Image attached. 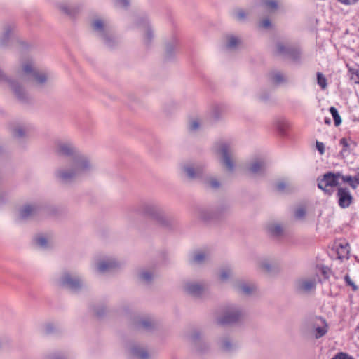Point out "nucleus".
Wrapping results in <instances>:
<instances>
[{
	"label": "nucleus",
	"mask_w": 359,
	"mask_h": 359,
	"mask_svg": "<svg viewBox=\"0 0 359 359\" xmlns=\"http://www.w3.org/2000/svg\"><path fill=\"white\" fill-rule=\"evenodd\" d=\"M331 359H355V358L346 353L339 352V353H337Z\"/></svg>",
	"instance_id": "nucleus-49"
},
{
	"label": "nucleus",
	"mask_w": 359,
	"mask_h": 359,
	"mask_svg": "<svg viewBox=\"0 0 359 359\" xmlns=\"http://www.w3.org/2000/svg\"><path fill=\"white\" fill-rule=\"evenodd\" d=\"M317 83L323 88L327 87V79L321 72H317Z\"/></svg>",
	"instance_id": "nucleus-37"
},
{
	"label": "nucleus",
	"mask_w": 359,
	"mask_h": 359,
	"mask_svg": "<svg viewBox=\"0 0 359 359\" xmlns=\"http://www.w3.org/2000/svg\"><path fill=\"white\" fill-rule=\"evenodd\" d=\"M48 359H65V358L59 355H54L50 356Z\"/></svg>",
	"instance_id": "nucleus-62"
},
{
	"label": "nucleus",
	"mask_w": 359,
	"mask_h": 359,
	"mask_svg": "<svg viewBox=\"0 0 359 359\" xmlns=\"http://www.w3.org/2000/svg\"><path fill=\"white\" fill-rule=\"evenodd\" d=\"M260 99L262 101L266 102L269 99V95L268 94L262 95H261Z\"/></svg>",
	"instance_id": "nucleus-61"
},
{
	"label": "nucleus",
	"mask_w": 359,
	"mask_h": 359,
	"mask_svg": "<svg viewBox=\"0 0 359 359\" xmlns=\"http://www.w3.org/2000/svg\"><path fill=\"white\" fill-rule=\"evenodd\" d=\"M230 213L229 205L226 203H220L214 208H202L199 211V216L201 219L205 222H219L224 219Z\"/></svg>",
	"instance_id": "nucleus-5"
},
{
	"label": "nucleus",
	"mask_w": 359,
	"mask_h": 359,
	"mask_svg": "<svg viewBox=\"0 0 359 359\" xmlns=\"http://www.w3.org/2000/svg\"><path fill=\"white\" fill-rule=\"evenodd\" d=\"M340 144L342 146V150L341 151V154H343L344 152H350V145L346 138H341L340 140Z\"/></svg>",
	"instance_id": "nucleus-39"
},
{
	"label": "nucleus",
	"mask_w": 359,
	"mask_h": 359,
	"mask_svg": "<svg viewBox=\"0 0 359 359\" xmlns=\"http://www.w3.org/2000/svg\"><path fill=\"white\" fill-rule=\"evenodd\" d=\"M326 327L327 325H325V327H318L316 328L315 337L316 339L322 337L327 333V329Z\"/></svg>",
	"instance_id": "nucleus-42"
},
{
	"label": "nucleus",
	"mask_w": 359,
	"mask_h": 359,
	"mask_svg": "<svg viewBox=\"0 0 359 359\" xmlns=\"http://www.w3.org/2000/svg\"><path fill=\"white\" fill-rule=\"evenodd\" d=\"M348 71L352 73L351 79L354 80L355 83L359 84V69H354L349 67Z\"/></svg>",
	"instance_id": "nucleus-47"
},
{
	"label": "nucleus",
	"mask_w": 359,
	"mask_h": 359,
	"mask_svg": "<svg viewBox=\"0 0 359 359\" xmlns=\"http://www.w3.org/2000/svg\"><path fill=\"white\" fill-rule=\"evenodd\" d=\"M262 5L266 9L273 11L278 8V4L276 0H261Z\"/></svg>",
	"instance_id": "nucleus-31"
},
{
	"label": "nucleus",
	"mask_w": 359,
	"mask_h": 359,
	"mask_svg": "<svg viewBox=\"0 0 359 359\" xmlns=\"http://www.w3.org/2000/svg\"><path fill=\"white\" fill-rule=\"evenodd\" d=\"M324 122H325V123L330 125L331 123V121L329 118H325Z\"/></svg>",
	"instance_id": "nucleus-64"
},
{
	"label": "nucleus",
	"mask_w": 359,
	"mask_h": 359,
	"mask_svg": "<svg viewBox=\"0 0 359 359\" xmlns=\"http://www.w3.org/2000/svg\"><path fill=\"white\" fill-rule=\"evenodd\" d=\"M222 156V163L225 165L226 169L232 172L235 169V163L231 158V153L227 144H222L217 151Z\"/></svg>",
	"instance_id": "nucleus-14"
},
{
	"label": "nucleus",
	"mask_w": 359,
	"mask_h": 359,
	"mask_svg": "<svg viewBox=\"0 0 359 359\" xmlns=\"http://www.w3.org/2000/svg\"><path fill=\"white\" fill-rule=\"evenodd\" d=\"M338 1L344 4L348 5V4H355V2H357L358 0H338Z\"/></svg>",
	"instance_id": "nucleus-60"
},
{
	"label": "nucleus",
	"mask_w": 359,
	"mask_h": 359,
	"mask_svg": "<svg viewBox=\"0 0 359 359\" xmlns=\"http://www.w3.org/2000/svg\"><path fill=\"white\" fill-rule=\"evenodd\" d=\"M94 311L97 318H102L106 313V309L104 306H102L100 308H94Z\"/></svg>",
	"instance_id": "nucleus-51"
},
{
	"label": "nucleus",
	"mask_w": 359,
	"mask_h": 359,
	"mask_svg": "<svg viewBox=\"0 0 359 359\" xmlns=\"http://www.w3.org/2000/svg\"><path fill=\"white\" fill-rule=\"evenodd\" d=\"M344 280L346 282V284L348 286L351 287L352 290L353 291H357L358 290V287L355 284V283L351 279L348 274L345 275L344 276Z\"/></svg>",
	"instance_id": "nucleus-45"
},
{
	"label": "nucleus",
	"mask_w": 359,
	"mask_h": 359,
	"mask_svg": "<svg viewBox=\"0 0 359 359\" xmlns=\"http://www.w3.org/2000/svg\"><path fill=\"white\" fill-rule=\"evenodd\" d=\"M238 289L239 291H241L242 293L250 295L252 292L253 288L245 283H242L238 285Z\"/></svg>",
	"instance_id": "nucleus-36"
},
{
	"label": "nucleus",
	"mask_w": 359,
	"mask_h": 359,
	"mask_svg": "<svg viewBox=\"0 0 359 359\" xmlns=\"http://www.w3.org/2000/svg\"><path fill=\"white\" fill-rule=\"evenodd\" d=\"M247 14L243 9H237L235 12V17L239 21H244L246 18Z\"/></svg>",
	"instance_id": "nucleus-44"
},
{
	"label": "nucleus",
	"mask_w": 359,
	"mask_h": 359,
	"mask_svg": "<svg viewBox=\"0 0 359 359\" xmlns=\"http://www.w3.org/2000/svg\"><path fill=\"white\" fill-rule=\"evenodd\" d=\"M316 147L320 154H323L325 152V145L323 142L318 141L316 142Z\"/></svg>",
	"instance_id": "nucleus-56"
},
{
	"label": "nucleus",
	"mask_w": 359,
	"mask_h": 359,
	"mask_svg": "<svg viewBox=\"0 0 359 359\" xmlns=\"http://www.w3.org/2000/svg\"><path fill=\"white\" fill-rule=\"evenodd\" d=\"M184 289L187 294L194 297H200L204 291V287L202 285L193 282L185 283Z\"/></svg>",
	"instance_id": "nucleus-18"
},
{
	"label": "nucleus",
	"mask_w": 359,
	"mask_h": 359,
	"mask_svg": "<svg viewBox=\"0 0 359 359\" xmlns=\"http://www.w3.org/2000/svg\"><path fill=\"white\" fill-rule=\"evenodd\" d=\"M22 71L29 76V79L32 81L36 86L41 89L45 87L48 79V75L46 72L35 69L29 62H27L22 65Z\"/></svg>",
	"instance_id": "nucleus-7"
},
{
	"label": "nucleus",
	"mask_w": 359,
	"mask_h": 359,
	"mask_svg": "<svg viewBox=\"0 0 359 359\" xmlns=\"http://www.w3.org/2000/svg\"><path fill=\"white\" fill-rule=\"evenodd\" d=\"M39 211V208L36 205H25L20 210V219L22 220L28 219L35 215Z\"/></svg>",
	"instance_id": "nucleus-21"
},
{
	"label": "nucleus",
	"mask_w": 359,
	"mask_h": 359,
	"mask_svg": "<svg viewBox=\"0 0 359 359\" xmlns=\"http://www.w3.org/2000/svg\"><path fill=\"white\" fill-rule=\"evenodd\" d=\"M135 211L151 218L164 228L172 229L177 225V221L166 217L162 208L153 201H142Z\"/></svg>",
	"instance_id": "nucleus-2"
},
{
	"label": "nucleus",
	"mask_w": 359,
	"mask_h": 359,
	"mask_svg": "<svg viewBox=\"0 0 359 359\" xmlns=\"http://www.w3.org/2000/svg\"><path fill=\"white\" fill-rule=\"evenodd\" d=\"M182 170L190 180L202 179L204 175V168L200 165L194 167L191 164H185L182 165Z\"/></svg>",
	"instance_id": "nucleus-15"
},
{
	"label": "nucleus",
	"mask_w": 359,
	"mask_h": 359,
	"mask_svg": "<svg viewBox=\"0 0 359 359\" xmlns=\"http://www.w3.org/2000/svg\"><path fill=\"white\" fill-rule=\"evenodd\" d=\"M56 331V327L51 323L46 325L44 328L45 334H50Z\"/></svg>",
	"instance_id": "nucleus-53"
},
{
	"label": "nucleus",
	"mask_w": 359,
	"mask_h": 359,
	"mask_svg": "<svg viewBox=\"0 0 359 359\" xmlns=\"http://www.w3.org/2000/svg\"><path fill=\"white\" fill-rule=\"evenodd\" d=\"M329 111L333 117L335 126H339L341 123V118L337 108L334 107H331Z\"/></svg>",
	"instance_id": "nucleus-33"
},
{
	"label": "nucleus",
	"mask_w": 359,
	"mask_h": 359,
	"mask_svg": "<svg viewBox=\"0 0 359 359\" xmlns=\"http://www.w3.org/2000/svg\"><path fill=\"white\" fill-rule=\"evenodd\" d=\"M13 135L16 138L25 137V131L22 127H18L13 130Z\"/></svg>",
	"instance_id": "nucleus-41"
},
{
	"label": "nucleus",
	"mask_w": 359,
	"mask_h": 359,
	"mask_svg": "<svg viewBox=\"0 0 359 359\" xmlns=\"http://www.w3.org/2000/svg\"><path fill=\"white\" fill-rule=\"evenodd\" d=\"M58 285L61 287L76 292L83 287V281L79 276L65 271L58 280Z\"/></svg>",
	"instance_id": "nucleus-9"
},
{
	"label": "nucleus",
	"mask_w": 359,
	"mask_h": 359,
	"mask_svg": "<svg viewBox=\"0 0 359 359\" xmlns=\"http://www.w3.org/2000/svg\"><path fill=\"white\" fill-rule=\"evenodd\" d=\"M238 44V39L233 36H231L229 37L228 42L226 46L228 48L232 49L234 48Z\"/></svg>",
	"instance_id": "nucleus-40"
},
{
	"label": "nucleus",
	"mask_w": 359,
	"mask_h": 359,
	"mask_svg": "<svg viewBox=\"0 0 359 359\" xmlns=\"http://www.w3.org/2000/svg\"><path fill=\"white\" fill-rule=\"evenodd\" d=\"M115 6L118 8H128L130 6V0H116Z\"/></svg>",
	"instance_id": "nucleus-48"
},
{
	"label": "nucleus",
	"mask_w": 359,
	"mask_h": 359,
	"mask_svg": "<svg viewBox=\"0 0 359 359\" xmlns=\"http://www.w3.org/2000/svg\"><path fill=\"white\" fill-rule=\"evenodd\" d=\"M5 199L3 195L0 194V205L4 203Z\"/></svg>",
	"instance_id": "nucleus-63"
},
{
	"label": "nucleus",
	"mask_w": 359,
	"mask_h": 359,
	"mask_svg": "<svg viewBox=\"0 0 359 359\" xmlns=\"http://www.w3.org/2000/svg\"><path fill=\"white\" fill-rule=\"evenodd\" d=\"M135 23L138 28H143L144 29V43L146 46H149L154 39V32L147 18L144 16L139 17Z\"/></svg>",
	"instance_id": "nucleus-12"
},
{
	"label": "nucleus",
	"mask_w": 359,
	"mask_h": 359,
	"mask_svg": "<svg viewBox=\"0 0 359 359\" xmlns=\"http://www.w3.org/2000/svg\"><path fill=\"white\" fill-rule=\"evenodd\" d=\"M260 267L268 273H271L273 272V266L268 262H262L260 264Z\"/></svg>",
	"instance_id": "nucleus-46"
},
{
	"label": "nucleus",
	"mask_w": 359,
	"mask_h": 359,
	"mask_svg": "<svg viewBox=\"0 0 359 359\" xmlns=\"http://www.w3.org/2000/svg\"><path fill=\"white\" fill-rule=\"evenodd\" d=\"M203 183L205 187L213 189H217L220 187L219 182L214 177L205 178L203 180Z\"/></svg>",
	"instance_id": "nucleus-29"
},
{
	"label": "nucleus",
	"mask_w": 359,
	"mask_h": 359,
	"mask_svg": "<svg viewBox=\"0 0 359 359\" xmlns=\"http://www.w3.org/2000/svg\"><path fill=\"white\" fill-rule=\"evenodd\" d=\"M243 316V312L238 307L232 308L224 312L222 316L217 318V324L220 325H229L238 322Z\"/></svg>",
	"instance_id": "nucleus-11"
},
{
	"label": "nucleus",
	"mask_w": 359,
	"mask_h": 359,
	"mask_svg": "<svg viewBox=\"0 0 359 359\" xmlns=\"http://www.w3.org/2000/svg\"><path fill=\"white\" fill-rule=\"evenodd\" d=\"M330 269L327 266H322L321 267V273L324 277L325 280L329 278V274L330 273Z\"/></svg>",
	"instance_id": "nucleus-55"
},
{
	"label": "nucleus",
	"mask_w": 359,
	"mask_h": 359,
	"mask_svg": "<svg viewBox=\"0 0 359 359\" xmlns=\"http://www.w3.org/2000/svg\"><path fill=\"white\" fill-rule=\"evenodd\" d=\"M271 25V22L269 19L266 18L260 22V26L264 28H269Z\"/></svg>",
	"instance_id": "nucleus-58"
},
{
	"label": "nucleus",
	"mask_w": 359,
	"mask_h": 359,
	"mask_svg": "<svg viewBox=\"0 0 359 359\" xmlns=\"http://www.w3.org/2000/svg\"><path fill=\"white\" fill-rule=\"evenodd\" d=\"M13 27L11 25H7L4 27L3 35L1 38V44L5 46L7 44L9 39Z\"/></svg>",
	"instance_id": "nucleus-30"
},
{
	"label": "nucleus",
	"mask_w": 359,
	"mask_h": 359,
	"mask_svg": "<svg viewBox=\"0 0 359 359\" xmlns=\"http://www.w3.org/2000/svg\"><path fill=\"white\" fill-rule=\"evenodd\" d=\"M6 81L11 88L15 97L22 104H29L30 97L23 86L18 81L8 79L0 69V82Z\"/></svg>",
	"instance_id": "nucleus-8"
},
{
	"label": "nucleus",
	"mask_w": 359,
	"mask_h": 359,
	"mask_svg": "<svg viewBox=\"0 0 359 359\" xmlns=\"http://www.w3.org/2000/svg\"><path fill=\"white\" fill-rule=\"evenodd\" d=\"M276 52L278 55L290 58L294 62H299L301 58V50L297 46L285 45L278 42L276 45Z\"/></svg>",
	"instance_id": "nucleus-10"
},
{
	"label": "nucleus",
	"mask_w": 359,
	"mask_h": 359,
	"mask_svg": "<svg viewBox=\"0 0 359 359\" xmlns=\"http://www.w3.org/2000/svg\"><path fill=\"white\" fill-rule=\"evenodd\" d=\"M231 274V271L228 269H223L220 273V280L222 281L226 280Z\"/></svg>",
	"instance_id": "nucleus-52"
},
{
	"label": "nucleus",
	"mask_w": 359,
	"mask_h": 359,
	"mask_svg": "<svg viewBox=\"0 0 359 359\" xmlns=\"http://www.w3.org/2000/svg\"><path fill=\"white\" fill-rule=\"evenodd\" d=\"M205 255L202 252H197L193 256V262L196 263H201L205 260Z\"/></svg>",
	"instance_id": "nucleus-43"
},
{
	"label": "nucleus",
	"mask_w": 359,
	"mask_h": 359,
	"mask_svg": "<svg viewBox=\"0 0 359 359\" xmlns=\"http://www.w3.org/2000/svg\"><path fill=\"white\" fill-rule=\"evenodd\" d=\"M35 243L42 248L48 246V240L43 236H39L34 238Z\"/></svg>",
	"instance_id": "nucleus-38"
},
{
	"label": "nucleus",
	"mask_w": 359,
	"mask_h": 359,
	"mask_svg": "<svg viewBox=\"0 0 359 359\" xmlns=\"http://www.w3.org/2000/svg\"><path fill=\"white\" fill-rule=\"evenodd\" d=\"M138 324L140 326H141L147 331L152 330L156 325L154 322H153L149 318H145L142 319L141 320L139 321Z\"/></svg>",
	"instance_id": "nucleus-28"
},
{
	"label": "nucleus",
	"mask_w": 359,
	"mask_h": 359,
	"mask_svg": "<svg viewBox=\"0 0 359 359\" xmlns=\"http://www.w3.org/2000/svg\"><path fill=\"white\" fill-rule=\"evenodd\" d=\"M120 264L114 259L102 260L97 264V270L100 273H105L118 268Z\"/></svg>",
	"instance_id": "nucleus-20"
},
{
	"label": "nucleus",
	"mask_w": 359,
	"mask_h": 359,
	"mask_svg": "<svg viewBox=\"0 0 359 359\" xmlns=\"http://www.w3.org/2000/svg\"><path fill=\"white\" fill-rule=\"evenodd\" d=\"M94 169L91 161H79L68 165L57 168L54 177L57 181L65 185L72 184L78 177L88 175Z\"/></svg>",
	"instance_id": "nucleus-1"
},
{
	"label": "nucleus",
	"mask_w": 359,
	"mask_h": 359,
	"mask_svg": "<svg viewBox=\"0 0 359 359\" xmlns=\"http://www.w3.org/2000/svg\"><path fill=\"white\" fill-rule=\"evenodd\" d=\"M178 46L179 40L175 37H173L170 41L165 43V52L164 55L165 60L169 61L175 57Z\"/></svg>",
	"instance_id": "nucleus-17"
},
{
	"label": "nucleus",
	"mask_w": 359,
	"mask_h": 359,
	"mask_svg": "<svg viewBox=\"0 0 359 359\" xmlns=\"http://www.w3.org/2000/svg\"><path fill=\"white\" fill-rule=\"evenodd\" d=\"M91 27L93 32L102 40L107 47L112 48L118 44V41L111 29L101 19L93 20L91 22Z\"/></svg>",
	"instance_id": "nucleus-4"
},
{
	"label": "nucleus",
	"mask_w": 359,
	"mask_h": 359,
	"mask_svg": "<svg viewBox=\"0 0 359 359\" xmlns=\"http://www.w3.org/2000/svg\"><path fill=\"white\" fill-rule=\"evenodd\" d=\"M221 348L225 352H230L233 348V344L227 337H225L221 341Z\"/></svg>",
	"instance_id": "nucleus-32"
},
{
	"label": "nucleus",
	"mask_w": 359,
	"mask_h": 359,
	"mask_svg": "<svg viewBox=\"0 0 359 359\" xmlns=\"http://www.w3.org/2000/svg\"><path fill=\"white\" fill-rule=\"evenodd\" d=\"M57 6L62 13L69 17H74L79 12L78 6L69 7L65 4H60Z\"/></svg>",
	"instance_id": "nucleus-26"
},
{
	"label": "nucleus",
	"mask_w": 359,
	"mask_h": 359,
	"mask_svg": "<svg viewBox=\"0 0 359 359\" xmlns=\"http://www.w3.org/2000/svg\"><path fill=\"white\" fill-rule=\"evenodd\" d=\"M55 153L58 157L70 158V163L79 162L81 160L91 161L86 155L82 154L71 142H57L55 148Z\"/></svg>",
	"instance_id": "nucleus-3"
},
{
	"label": "nucleus",
	"mask_w": 359,
	"mask_h": 359,
	"mask_svg": "<svg viewBox=\"0 0 359 359\" xmlns=\"http://www.w3.org/2000/svg\"><path fill=\"white\" fill-rule=\"evenodd\" d=\"M337 197L339 206L341 208H348L353 201V197L347 187H338Z\"/></svg>",
	"instance_id": "nucleus-13"
},
{
	"label": "nucleus",
	"mask_w": 359,
	"mask_h": 359,
	"mask_svg": "<svg viewBox=\"0 0 359 359\" xmlns=\"http://www.w3.org/2000/svg\"><path fill=\"white\" fill-rule=\"evenodd\" d=\"M139 278L142 281L150 283L153 280V275L149 271H142L139 274Z\"/></svg>",
	"instance_id": "nucleus-35"
},
{
	"label": "nucleus",
	"mask_w": 359,
	"mask_h": 359,
	"mask_svg": "<svg viewBox=\"0 0 359 359\" xmlns=\"http://www.w3.org/2000/svg\"><path fill=\"white\" fill-rule=\"evenodd\" d=\"M269 233L275 236H280L283 233V229L279 224L271 225L269 226Z\"/></svg>",
	"instance_id": "nucleus-34"
},
{
	"label": "nucleus",
	"mask_w": 359,
	"mask_h": 359,
	"mask_svg": "<svg viewBox=\"0 0 359 359\" xmlns=\"http://www.w3.org/2000/svg\"><path fill=\"white\" fill-rule=\"evenodd\" d=\"M297 287L299 291L308 292L316 288V282L311 280H299Z\"/></svg>",
	"instance_id": "nucleus-23"
},
{
	"label": "nucleus",
	"mask_w": 359,
	"mask_h": 359,
	"mask_svg": "<svg viewBox=\"0 0 359 359\" xmlns=\"http://www.w3.org/2000/svg\"><path fill=\"white\" fill-rule=\"evenodd\" d=\"M213 117L217 120L220 117V107L219 106H216L214 107L212 111Z\"/></svg>",
	"instance_id": "nucleus-57"
},
{
	"label": "nucleus",
	"mask_w": 359,
	"mask_h": 359,
	"mask_svg": "<svg viewBox=\"0 0 359 359\" xmlns=\"http://www.w3.org/2000/svg\"><path fill=\"white\" fill-rule=\"evenodd\" d=\"M336 253L339 259H348L350 247L349 244L345 241H341L335 244Z\"/></svg>",
	"instance_id": "nucleus-22"
},
{
	"label": "nucleus",
	"mask_w": 359,
	"mask_h": 359,
	"mask_svg": "<svg viewBox=\"0 0 359 359\" xmlns=\"http://www.w3.org/2000/svg\"><path fill=\"white\" fill-rule=\"evenodd\" d=\"M306 215V210L304 208H299L294 212V216L297 219H302Z\"/></svg>",
	"instance_id": "nucleus-50"
},
{
	"label": "nucleus",
	"mask_w": 359,
	"mask_h": 359,
	"mask_svg": "<svg viewBox=\"0 0 359 359\" xmlns=\"http://www.w3.org/2000/svg\"><path fill=\"white\" fill-rule=\"evenodd\" d=\"M131 354L138 359H149V354L148 351L138 346H133L130 348Z\"/></svg>",
	"instance_id": "nucleus-25"
},
{
	"label": "nucleus",
	"mask_w": 359,
	"mask_h": 359,
	"mask_svg": "<svg viewBox=\"0 0 359 359\" xmlns=\"http://www.w3.org/2000/svg\"><path fill=\"white\" fill-rule=\"evenodd\" d=\"M191 342L194 346L196 352L202 354L209 349V346L203 341L201 334L198 330H194L190 336Z\"/></svg>",
	"instance_id": "nucleus-16"
},
{
	"label": "nucleus",
	"mask_w": 359,
	"mask_h": 359,
	"mask_svg": "<svg viewBox=\"0 0 359 359\" xmlns=\"http://www.w3.org/2000/svg\"><path fill=\"white\" fill-rule=\"evenodd\" d=\"M286 188L285 182L280 181L276 184V189L279 191H283Z\"/></svg>",
	"instance_id": "nucleus-59"
},
{
	"label": "nucleus",
	"mask_w": 359,
	"mask_h": 359,
	"mask_svg": "<svg viewBox=\"0 0 359 359\" xmlns=\"http://www.w3.org/2000/svg\"><path fill=\"white\" fill-rule=\"evenodd\" d=\"M269 77L272 83L280 85L286 81V78L279 71H272L269 74Z\"/></svg>",
	"instance_id": "nucleus-27"
},
{
	"label": "nucleus",
	"mask_w": 359,
	"mask_h": 359,
	"mask_svg": "<svg viewBox=\"0 0 359 359\" xmlns=\"http://www.w3.org/2000/svg\"><path fill=\"white\" fill-rule=\"evenodd\" d=\"M199 121L197 119L191 120L189 123L190 130L194 131L198 130L199 128Z\"/></svg>",
	"instance_id": "nucleus-54"
},
{
	"label": "nucleus",
	"mask_w": 359,
	"mask_h": 359,
	"mask_svg": "<svg viewBox=\"0 0 359 359\" xmlns=\"http://www.w3.org/2000/svg\"><path fill=\"white\" fill-rule=\"evenodd\" d=\"M340 180H341L344 183L348 184L352 189H355L359 184V172L355 177L344 175L341 172Z\"/></svg>",
	"instance_id": "nucleus-24"
},
{
	"label": "nucleus",
	"mask_w": 359,
	"mask_h": 359,
	"mask_svg": "<svg viewBox=\"0 0 359 359\" xmlns=\"http://www.w3.org/2000/svg\"><path fill=\"white\" fill-rule=\"evenodd\" d=\"M247 170L252 175L264 176L266 172V164L263 161H255L248 166Z\"/></svg>",
	"instance_id": "nucleus-19"
},
{
	"label": "nucleus",
	"mask_w": 359,
	"mask_h": 359,
	"mask_svg": "<svg viewBox=\"0 0 359 359\" xmlns=\"http://www.w3.org/2000/svg\"><path fill=\"white\" fill-rule=\"evenodd\" d=\"M340 177V172H327L317 178V187L322 190L325 195L330 196L333 194L334 190L332 189H328L327 187H341L339 182Z\"/></svg>",
	"instance_id": "nucleus-6"
}]
</instances>
